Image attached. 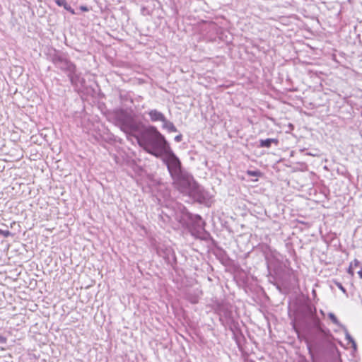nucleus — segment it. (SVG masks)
Listing matches in <instances>:
<instances>
[{
    "mask_svg": "<svg viewBox=\"0 0 362 362\" xmlns=\"http://www.w3.org/2000/svg\"><path fill=\"white\" fill-rule=\"evenodd\" d=\"M115 119L122 131L134 136L140 147L156 158L161 157L162 153L170 146L156 127L146 126L136 119L132 111L120 109L115 112Z\"/></svg>",
    "mask_w": 362,
    "mask_h": 362,
    "instance_id": "nucleus-1",
    "label": "nucleus"
},
{
    "mask_svg": "<svg viewBox=\"0 0 362 362\" xmlns=\"http://www.w3.org/2000/svg\"><path fill=\"white\" fill-rule=\"evenodd\" d=\"M308 320L312 329L308 333L307 345L309 353L311 354L313 350H320L324 344L334 341L335 339L330 330L323 325L317 315Z\"/></svg>",
    "mask_w": 362,
    "mask_h": 362,
    "instance_id": "nucleus-2",
    "label": "nucleus"
},
{
    "mask_svg": "<svg viewBox=\"0 0 362 362\" xmlns=\"http://www.w3.org/2000/svg\"><path fill=\"white\" fill-rule=\"evenodd\" d=\"M47 59L57 68L65 74H68L76 66L68 57V54L55 48L48 49L47 53Z\"/></svg>",
    "mask_w": 362,
    "mask_h": 362,
    "instance_id": "nucleus-3",
    "label": "nucleus"
},
{
    "mask_svg": "<svg viewBox=\"0 0 362 362\" xmlns=\"http://www.w3.org/2000/svg\"><path fill=\"white\" fill-rule=\"evenodd\" d=\"M160 158L162 159L163 163L167 166L171 177L183 172L181 161L173 151L170 146L162 153V156Z\"/></svg>",
    "mask_w": 362,
    "mask_h": 362,
    "instance_id": "nucleus-4",
    "label": "nucleus"
},
{
    "mask_svg": "<svg viewBox=\"0 0 362 362\" xmlns=\"http://www.w3.org/2000/svg\"><path fill=\"white\" fill-rule=\"evenodd\" d=\"M317 354H321L325 362H342L340 352L334 343L332 341L323 345L320 350H313Z\"/></svg>",
    "mask_w": 362,
    "mask_h": 362,
    "instance_id": "nucleus-5",
    "label": "nucleus"
},
{
    "mask_svg": "<svg viewBox=\"0 0 362 362\" xmlns=\"http://www.w3.org/2000/svg\"><path fill=\"white\" fill-rule=\"evenodd\" d=\"M172 179L175 187L182 193L188 194L196 183L193 177L184 171L173 177Z\"/></svg>",
    "mask_w": 362,
    "mask_h": 362,
    "instance_id": "nucleus-6",
    "label": "nucleus"
},
{
    "mask_svg": "<svg viewBox=\"0 0 362 362\" xmlns=\"http://www.w3.org/2000/svg\"><path fill=\"white\" fill-rule=\"evenodd\" d=\"M181 216L178 218L179 221L182 224L192 223L198 229L204 230L205 222L202 220V217L198 214H193L188 211L185 207L180 209Z\"/></svg>",
    "mask_w": 362,
    "mask_h": 362,
    "instance_id": "nucleus-7",
    "label": "nucleus"
},
{
    "mask_svg": "<svg viewBox=\"0 0 362 362\" xmlns=\"http://www.w3.org/2000/svg\"><path fill=\"white\" fill-rule=\"evenodd\" d=\"M156 252L158 256L164 259L168 264L176 263V257L173 250L168 246L159 245L156 247Z\"/></svg>",
    "mask_w": 362,
    "mask_h": 362,
    "instance_id": "nucleus-8",
    "label": "nucleus"
},
{
    "mask_svg": "<svg viewBox=\"0 0 362 362\" xmlns=\"http://www.w3.org/2000/svg\"><path fill=\"white\" fill-rule=\"evenodd\" d=\"M188 194L194 201L200 204L206 203L209 200L208 193L197 183L194 185Z\"/></svg>",
    "mask_w": 362,
    "mask_h": 362,
    "instance_id": "nucleus-9",
    "label": "nucleus"
},
{
    "mask_svg": "<svg viewBox=\"0 0 362 362\" xmlns=\"http://www.w3.org/2000/svg\"><path fill=\"white\" fill-rule=\"evenodd\" d=\"M66 75L70 81L71 84L74 88H78L84 85L85 79L81 76V73L77 72L76 66L75 69H74L73 71L69 72Z\"/></svg>",
    "mask_w": 362,
    "mask_h": 362,
    "instance_id": "nucleus-10",
    "label": "nucleus"
},
{
    "mask_svg": "<svg viewBox=\"0 0 362 362\" xmlns=\"http://www.w3.org/2000/svg\"><path fill=\"white\" fill-rule=\"evenodd\" d=\"M218 313L221 317H224L226 320H230L232 317V311L227 305H221L218 306Z\"/></svg>",
    "mask_w": 362,
    "mask_h": 362,
    "instance_id": "nucleus-11",
    "label": "nucleus"
},
{
    "mask_svg": "<svg viewBox=\"0 0 362 362\" xmlns=\"http://www.w3.org/2000/svg\"><path fill=\"white\" fill-rule=\"evenodd\" d=\"M148 115L150 117V119L152 122H164L165 121V115L158 111L157 110L154 109V110H151L149 112H148Z\"/></svg>",
    "mask_w": 362,
    "mask_h": 362,
    "instance_id": "nucleus-12",
    "label": "nucleus"
},
{
    "mask_svg": "<svg viewBox=\"0 0 362 362\" xmlns=\"http://www.w3.org/2000/svg\"><path fill=\"white\" fill-rule=\"evenodd\" d=\"M317 315L316 308L312 305H307L303 310V315L305 317L310 319Z\"/></svg>",
    "mask_w": 362,
    "mask_h": 362,
    "instance_id": "nucleus-13",
    "label": "nucleus"
},
{
    "mask_svg": "<svg viewBox=\"0 0 362 362\" xmlns=\"http://www.w3.org/2000/svg\"><path fill=\"white\" fill-rule=\"evenodd\" d=\"M279 143L278 139H260L259 140V146L260 147H265V148H269L271 147L272 144H275L277 145Z\"/></svg>",
    "mask_w": 362,
    "mask_h": 362,
    "instance_id": "nucleus-14",
    "label": "nucleus"
},
{
    "mask_svg": "<svg viewBox=\"0 0 362 362\" xmlns=\"http://www.w3.org/2000/svg\"><path fill=\"white\" fill-rule=\"evenodd\" d=\"M55 3L60 7H63L65 10L70 12L71 14H75L74 10L67 4L66 0H55Z\"/></svg>",
    "mask_w": 362,
    "mask_h": 362,
    "instance_id": "nucleus-15",
    "label": "nucleus"
},
{
    "mask_svg": "<svg viewBox=\"0 0 362 362\" xmlns=\"http://www.w3.org/2000/svg\"><path fill=\"white\" fill-rule=\"evenodd\" d=\"M163 127L168 129L170 132H176L177 129L172 122H170L165 119V121L163 122Z\"/></svg>",
    "mask_w": 362,
    "mask_h": 362,
    "instance_id": "nucleus-16",
    "label": "nucleus"
},
{
    "mask_svg": "<svg viewBox=\"0 0 362 362\" xmlns=\"http://www.w3.org/2000/svg\"><path fill=\"white\" fill-rule=\"evenodd\" d=\"M328 317L334 325L339 326V327L341 326V323L339 322V321L338 320V319L337 318V317L335 316V315L334 313H329L328 314Z\"/></svg>",
    "mask_w": 362,
    "mask_h": 362,
    "instance_id": "nucleus-17",
    "label": "nucleus"
},
{
    "mask_svg": "<svg viewBox=\"0 0 362 362\" xmlns=\"http://www.w3.org/2000/svg\"><path fill=\"white\" fill-rule=\"evenodd\" d=\"M247 174L250 176H260L262 173L259 170H247Z\"/></svg>",
    "mask_w": 362,
    "mask_h": 362,
    "instance_id": "nucleus-18",
    "label": "nucleus"
},
{
    "mask_svg": "<svg viewBox=\"0 0 362 362\" xmlns=\"http://www.w3.org/2000/svg\"><path fill=\"white\" fill-rule=\"evenodd\" d=\"M0 235L4 236V238H8L9 236H11L12 234L8 230H4L0 229Z\"/></svg>",
    "mask_w": 362,
    "mask_h": 362,
    "instance_id": "nucleus-19",
    "label": "nucleus"
},
{
    "mask_svg": "<svg viewBox=\"0 0 362 362\" xmlns=\"http://www.w3.org/2000/svg\"><path fill=\"white\" fill-rule=\"evenodd\" d=\"M345 336H346V339L348 340L349 342L352 343L354 346L356 345L355 341L351 337V336L349 334V333L348 332L347 330H346Z\"/></svg>",
    "mask_w": 362,
    "mask_h": 362,
    "instance_id": "nucleus-20",
    "label": "nucleus"
},
{
    "mask_svg": "<svg viewBox=\"0 0 362 362\" xmlns=\"http://www.w3.org/2000/svg\"><path fill=\"white\" fill-rule=\"evenodd\" d=\"M175 141L176 142H180L182 139V134H178L177 136H175Z\"/></svg>",
    "mask_w": 362,
    "mask_h": 362,
    "instance_id": "nucleus-21",
    "label": "nucleus"
},
{
    "mask_svg": "<svg viewBox=\"0 0 362 362\" xmlns=\"http://www.w3.org/2000/svg\"><path fill=\"white\" fill-rule=\"evenodd\" d=\"M352 267H353V263H351V264L348 269V273L351 275H354V271H353Z\"/></svg>",
    "mask_w": 362,
    "mask_h": 362,
    "instance_id": "nucleus-22",
    "label": "nucleus"
},
{
    "mask_svg": "<svg viewBox=\"0 0 362 362\" xmlns=\"http://www.w3.org/2000/svg\"><path fill=\"white\" fill-rule=\"evenodd\" d=\"M337 287L343 292V293H346V289L344 288V287L342 286L341 284L340 283H338L337 284Z\"/></svg>",
    "mask_w": 362,
    "mask_h": 362,
    "instance_id": "nucleus-23",
    "label": "nucleus"
},
{
    "mask_svg": "<svg viewBox=\"0 0 362 362\" xmlns=\"http://www.w3.org/2000/svg\"><path fill=\"white\" fill-rule=\"evenodd\" d=\"M80 10L82 11H88L89 8L86 6H81Z\"/></svg>",
    "mask_w": 362,
    "mask_h": 362,
    "instance_id": "nucleus-24",
    "label": "nucleus"
},
{
    "mask_svg": "<svg viewBox=\"0 0 362 362\" xmlns=\"http://www.w3.org/2000/svg\"><path fill=\"white\" fill-rule=\"evenodd\" d=\"M351 263H353L354 266L358 267L360 262L358 259H355Z\"/></svg>",
    "mask_w": 362,
    "mask_h": 362,
    "instance_id": "nucleus-25",
    "label": "nucleus"
},
{
    "mask_svg": "<svg viewBox=\"0 0 362 362\" xmlns=\"http://www.w3.org/2000/svg\"><path fill=\"white\" fill-rule=\"evenodd\" d=\"M6 338H4L3 337H0V342L1 343H6Z\"/></svg>",
    "mask_w": 362,
    "mask_h": 362,
    "instance_id": "nucleus-26",
    "label": "nucleus"
},
{
    "mask_svg": "<svg viewBox=\"0 0 362 362\" xmlns=\"http://www.w3.org/2000/svg\"><path fill=\"white\" fill-rule=\"evenodd\" d=\"M190 301L192 303H197L198 302V300L197 298H194L193 299L190 300Z\"/></svg>",
    "mask_w": 362,
    "mask_h": 362,
    "instance_id": "nucleus-27",
    "label": "nucleus"
},
{
    "mask_svg": "<svg viewBox=\"0 0 362 362\" xmlns=\"http://www.w3.org/2000/svg\"><path fill=\"white\" fill-rule=\"evenodd\" d=\"M358 274L362 279V268L358 272Z\"/></svg>",
    "mask_w": 362,
    "mask_h": 362,
    "instance_id": "nucleus-28",
    "label": "nucleus"
}]
</instances>
